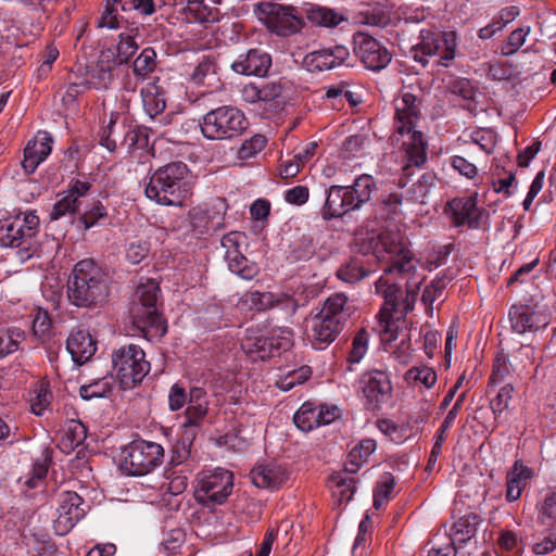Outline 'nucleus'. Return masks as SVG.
<instances>
[{
    "label": "nucleus",
    "mask_w": 556,
    "mask_h": 556,
    "mask_svg": "<svg viewBox=\"0 0 556 556\" xmlns=\"http://www.w3.org/2000/svg\"><path fill=\"white\" fill-rule=\"evenodd\" d=\"M207 412L208 402L205 390L199 387L191 388L188 406L185 412V421L181 425L184 432L190 430L197 434Z\"/></svg>",
    "instance_id": "17"
},
{
    "label": "nucleus",
    "mask_w": 556,
    "mask_h": 556,
    "mask_svg": "<svg viewBox=\"0 0 556 556\" xmlns=\"http://www.w3.org/2000/svg\"><path fill=\"white\" fill-rule=\"evenodd\" d=\"M305 15L312 24L323 27H336L346 20L342 13L320 5H309Z\"/></svg>",
    "instance_id": "32"
},
{
    "label": "nucleus",
    "mask_w": 556,
    "mask_h": 556,
    "mask_svg": "<svg viewBox=\"0 0 556 556\" xmlns=\"http://www.w3.org/2000/svg\"><path fill=\"white\" fill-rule=\"evenodd\" d=\"M343 326L337 319L327 318L320 314L312 320L309 339L316 350H324L329 343L334 341Z\"/></svg>",
    "instance_id": "21"
},
{
    "label": "nucleus",
    "mask_w": 556,
    "mask_h": 556,
    "mask_svg": "<svg viewBox=\"0 0 556 556\" xmlns=\"http://www.w3.org/2000/svg\"><path fill=\"white\" fill-rule=\"evenodd\" d=\"M438 64L447 67L450 62L456 56L457 49V36L455 31H443L439 36L438 40Z\"/></svg>",
    "instance_id": "39"
},
{
    "label": "nucleus",
    "mask_w": 556,
    "mask_h": 556,
    "mask_svg": "<svg viewBox=\"0 0 556 556\" xmlns=\"http://www.w3.org/2000/svg\"><path fill=\"white\" fill-rule=\"evenodd\" d=\"M140 94L143 109L151 118L163 113L166 108L165 92L156 83L147 84Z\"/></svg>",
    "instance_id": "28"
},
{
    "label": "nucleus",
    "mask_w": 556,
    "mask_h": 556,
    "mask_svg": "<svg viewBox=\"0 0 556 556\" xmlns=\"http://www.w3.org/2000/svg\"><path fill=\"white\" fill-rule=\"evenodd\" d=\"M377 447L376 441L372 439H364L355 445L350 452V466L346 467L349 472H356L359 466L367 462L368 457Z\"/></svg>",
    "instance_id": "42"
},
{
    "label": "nucleus",
    "mask_w": 556,
    "mask_h": 556,
    "mask_svg": "<svg viewBox=\"0 0 556 556\" xmlns=\"http://www.w3.org/2000/svg\"><path fill=\"white\" fill-rule=\"evenodd\" d=\"M393 489L394 479L390 473H387L374 492V506L376 509H380L389 502Z\"/></svg>",
    "instance_id": "57"
},
{
    "label": "nucleus",
    "mask_w": 556,
    "mask_h": 556,
    "mask_svg": "<svg viewBox=\"0 0 556 556\" xmlns=\"http://www.w3.org/2000/svg\"><path fill=\"white\" fill-rule=\"evenodd\" d=\"M87 438V428L85 425L77 420H71L67 422L62 438L59 442L60 450L70 454L76 447L80 446Z\"/></svg>",
    "instance_id": "31"
},
{
    "label": "nucleus",
    "mask_w": 556,
    "mask_h": 556,
    "mask_svg": "<svg viewBox=\"0 0 556 556\" xmlns=\"http://www.w3.org/2000/svg\"><path fill=\"white\" fill-rule=\"evenodd\" d=\"M369 334L365 329L356 332L352 340V346L348 356L350 365L359 363L368 350Z\"/></svg>",
    "instance_id": "54"
},
{
    "label": "nucleus",
    "mask_w": 556,
    "mask_h": 556,
    "mask_svg": "<svg viewBox=\"0 0 556 556\" xmlns=\"http://www.w3.org/2000/svg\"><path fill=\"white\" fill-rule=\"evenodd\" d=\"M354 51L366 68L380 71L391 61V54L386 47L371 36L357 33L354 36Z\"/></svg>",
    "instance_id": "14"
},
{
    "label": "nucleus",
    "mask_w": 556,
    "mask_h": 556,
    "mask_svg": "<svg viewBox=\"0 0 556 556\" xmlns=\"http://www.w3.org/2000/svg\"><path fill=\"white\" fill-rule=\"evenodd\" d=\"M405 381L413 387L431 389L437 382V372L428 366L420 365L409 368L404 375Z\"/></svg>",
    "instance_id": "40"
},
{
    "label": "nucleus",
    "mask_w": 556,
    "mask_h": 556,
    "mask_svg": "<svg viewBox=\"0 0 556 556\" xmlns=\"http://www.w3.org/2000/svg\"><path fill=\"white\" fill-rule=\"evenodd\" d=\"M241 348L253 359H265L271 355L273 342L265 330L248 328L241 340Z\"/></svg>",
    "instance_id": "24"
},
{
    "label": "nucleus",
    "mask_w": 556,
    "mask_h": 556,
    "mask_svg": "<svg viewBox=\"0 0 556 556\" xmlns=\"http://www.w3.org/2000/svg\"><path fill=\"white\" fill-rule=\"evenodd\" d=\"M353 313V306L349 303L344 293H334L330 295L324 304L320 315L337 319L340 325H344Z\"/></svg>",
    "instance_id": "29"
},
{
    "label": "nucleus",
    "mask_w": 556,
    "mask_h": 556,
    "mask_svg": "<svg viewBox=\"0 0 556 556\" xmlns=\"http://www.w3.org/2000/svg\"><path fill=\"white\" fill-rule=\"evenodd\" d=\"M268 7L267 26L273 33L286 37L301 30L303 21L295 8L277 3H269Z\"/></svg>",
    "instance_id": "16"
},
{
    "label": "nucleus",
    "mask_w": 556,
    "mask_h": 556,
    "mask_svg": "<svg viewBox=\"0 0 556 556\" xmlns=\"http://www.w3.org/2000/svg\"><path fill=\"white\" fill-rule=\"evenodd\" d=\"M271 66V56L261 49H250L240 54L231 64L237 74L265 76Z\"/></svg>",
    "instance_id": "18"
},
{
    "label": "nucleus",
    "mask_w": 556,
    "mask_h": 556,
    "mask_svg": "<svg viewBox=\"0 0 556 556\" xmlns=\"http://www.w3.org/2000/svg\"><path fill=\"white\" fill-rule=\"evenodd\" d=\"M112 365L124 389H131L150 371L144 351L136 344L123 345L112 353Z\"/></svg>",
    "instance_id": "9"
},
{
    "label": "nucleus",
    "mask_w": 556,
    "mask_h": 556,
    "mask_svg": "<svg viewBox=\"0 0 556 556\" xmlns=\"http://www.w3.org/2000/svg\"><path fill=\"white\" fill-rule=\"evenodd\" d=\"M540 518L548 526L556 523V491L547 495L541 504Z\"/></svg>",
    "instance_id": "63"
},
{
    "label": "nucleus",
    "mask_w": 556,
    "mask_h": 556,
    "mask_svg": "<svg viewBox=\"0 0 556 556\" xmlns=\"http://www.w3.org/2000/svg\"><path fill=\"white\" fill-rule=\"evenodd\" d=\"M201 131L210 140H231L243 134L248 121L243 112L223 105L207 112L200 123Z\"/></svg>",
    "instance_id": "7"
},
{
    "label": "nucleus",
    "mask_w": 556,
    "mask_h": 556,
    "mask_svg": "<svg viewBox=\"0 0 556 556\" xmlns=\"http://www.w3.org/2000/svg\"><path fill=\"white\" fill-rule=\"evenodd\" d=\"M243 301L256 311H264L278 304L281 301V296L271 292L252 291L244 294Z\"/></svg>",
    "instance_id": "48"
},
{
    "label": "nucleus",
    "mask_w": 556,
    "mask_h": 556,
    "mask_svg": "<svg viewBox=\"0 0 556 556\" xmlns=\"http://www.w3.org/2000/svg\"><path fill=\"white\" fill-rule=\"evenodd\" d=\"M369 275L363 262L356 257L350 258L337 269L336 276L345 283H356Z\"/></svg>",
    "instance_id": "37"
},
{
    "label": "nucleus",
    "mask_w": 556,
    "mask_h": 556,
    "mask_svg": "<svg viewBox=\"0 0 556 556\" xmlns=\"http://www.w3.org/2000/svg\"><path fill=\"white\" fill-rule=\"evenodd\" d=\"M498 546L502 556H517L518 539L510 531H503L498 538Z\"/></svg>",
    "instance_id": "64"
},
{
    "label": "nucleus",
    "mask_w": 556,
    "mask_h": 556,
    "mask_svg": "<svg viewBox=\"0 0 556 556\" xmlns=\"http://www.w3.org/2000/svg\"><path fill=\"white\" fill-rule=\"evenodd\" d=\"M39 217L34 211H27L0 219V245L15 248L22 261L30 258L36 252L34 238L38 232Z\"/></svg>",
    "instance_id": "6"
},
{
    "label": "nucleus",
    "mask_w": 556,
    "mask_h": 556,
    "mask_svg": "<svg viewBox=\"0 0 556 556\" xmlns=\"http://www.w3.org/2000/svg\"><path fill=\"white\" fill-rule=\"evenodd\" d=\"M355 244L358 252L364 255L372 254L379 262H386L389 266L386 273L396 270L400 274H408L416 269V261L407 249L404 237L396 228H386L379 232H357Z\"/></svg>",
    "instance_id": "2"
},
{
    "label": "nucleus",
    "mask_w": 556,
    "mask_h": 556,
    "mask_svg": "<svg viewBox=\"0 0 556 556\" xmlns=\"http://www.w3.org/2000/svg\"><path fill=\"white\" fill-rule=\"evenodd\" d=\"M66 349L75 363L84 364L96 353L97 345L88 331L77 329L67 338Z\"/></svg>",
    "instance_id": "25"
},
{
    "label": "nucleus",
    "mask_w": 556,
    "mask_h": 556,
    "mask_svg": "<svg viewBox=\"0 0 556 556\" xmlns=\"http://www.w3.org/2000/svg\"><path fill=\"white\" fill-rule=\"evenodd\" d=\"M316 405L304 403L294 414L293 420L295 426L302 431L308 432L318 427Z\"/></svg>",
    "instance_id": "46"
},
{
    "label": "nucleus",
    "mask_w": 556,
    "mask_h": 556,
    "mask_svg": "<svg viewBox=\"0 0 556 556\" xmlns=\"http://www.w3.org/2000/svg\"><path fill=\"white\" fill-rule=\"evenodd\" d=\"M156 52L153 48H144L132 63V72L136 76L146 78L156 68Z\"/></svg>",
    "instance_id": "44"
},
{
    "label": "nucleus",
    "mask_w": 556,
    "mask_h": 556,
    "mask_svg": "<svg viewBox=\"0 0 556 556\" xmlns=\"http://www.w3.org/2000/svg\"><path fill=\"white\" fill-rule=\"evenodd\" d=\"M375 179L370 175H361L355 179L352 186L345 187L353 197V205L355 210L359 208L364 203L370 200L372 190L375 189Z\"/></svg>",
    "instance_id": "34"
},
{
    "label": "nucleus",
    "mask_w": 556,
    "mask_h": 556,
    "mask_svg": "<svg viewBox=\"0 0 556 556\" xmlns=\"http://www.w3.org/2000/svg\"><path fill=\"white\" fill-rule=\"evenodd\" d=\"M108 210L102 204L101 201H93L90 206L80 216L79 220L84 225L85 229H89L97 225H100L101 222L106 218Z\"/></svg>",
    "instance_id": "53"
},
{
    "label": "nucleus",
    "mask_w": 556,
    "mask_h": 556,
    "mask_svg": "<svg viewBox=\"0 0 556 556\" xmlns=\"http://www.w3.org/2000/svg\"><path fill=\"white\" fill-rule=\"evenodd\" d=\"M149 252L150 245L147 241L136 240L128 243L126 258L129 263L137 265L148 256Z\"/></svg>",
    "instance_id": "62"
},
{
    "label": "nucleus",
    "mask_w": 556,
    "mask_h": 556,
    "mask_svg": "<svg viewBox=\"0 0 556 556\" xmlns=\"http://www.w3.org/2000/svg\"><path fill=\"white\" fill-rule=\"evenodd\" d=\"M192 193L187 165L172 162L154 170L144 188L146 197L160 205H181Z\"/></svg>",
    "instance_id": "4"
},
{
    "label": "nucleus",
    "mask_w": 556,
    "mask_h": 556,
    "mask_svg": "<svg viewBox=\"0 0 556 556\" xmlns=\"http://www.w3.org/2000/svg\"><path fill=\"white\" fill-rule=\"evenodd\" d=\"M110 287L106 274L92 260L75 264L67 281V299L77 307L96 308L106 303Z\"/></svg>",
    "instance_id": "3"
},
{
    "label": "nucleus",
    "mask_w": 556,
    "mask_h": 556,
    "mask_svg": "<svg viewBox=\"0 0 556 556\" xmlns=\"http://www.w3.org/2000/svg\"><path fill=\"white\" fill-rule=\"evenodd\" d=\"M376 292L383 296L384 305L382 311L389 315L397 309V299L400 289L394 283H390L384 278H380L375 283Z\"/></svg>",
    "instance_id": "43"
},
{
    "label": "nucleus",
    "mask_w": 556,
    "mask_h": 556,
    "mask_svg": "<svg viewBox=\"0 0 556 556\" xmlns=\"http://www.w3.org/2000/svg\"><path fill=\"white\" fill-rule=\"evenodd\" d=\"M343 186H331L326 190V200L321 208V217L325 220L342 217L350 211L355 210L353 197L350 195Z\"/></svg>",
    "instance_id": "19"
},
{
    "label": "nucleus",
    "mask_w": 556,
    "mask_h": 556,
    "mask_svg": "<svg viewBox=\"0 0 556 556\" xmlns=\"http://www.w3.org/2000/svg\"><path fill=\"white\" fill-rule=\"evenodd\" d=\"M138 50L135 38L128 34H121L117 45L116 60L118 64H126Z\"/></svg>",
    "instance_id": "56"
},
{
    "label": "nucleus",
    "mask_w": 556,
    "mask_h": 556,
    "mask_svg": "<svg viewBox=\"0 0 556 556\" xmlns=\"http://www.w3.org/2000/svg\"><path fill=\"white\" fill-rule=\"evenodd\" d=\"M233 488V475L223 468L203 472L198 480L194 497L207 507L223 504Z\"/></svg>",
    "instance_id": "10"
},
{
    "label": "nucleus",
    "mask_w": 556,
    "mask_h": 556,
    "mask_svg": "<svg viewBox=\"0 0 556 556\" xmlns=\"http://www.w3.org/2000/svg\"><path fill=\"white\" fill-rule=\"evenodd\" d=\"M361 389L367 409L377 412L391 401L393 387L384 370L372 369L363 374Z\"/></svg>",
    "instance_id": "11"
},
{
    "label": "nucleus",
    "mask_w": 556,
    "mask_h": 556,
    "mask_svg": "<svg viewBox=\"0 0 556 556\" xmlns=\"http://www.w3.org/2000/svg\"><path fill=\"white\" fill-rule=\"evenodd\" d=\"M315 253V247L313 239L309 236H302L298 242H295L290 252L292 260L294 261H306L311 258Z\"/></svg>",
    "instance_id": "59"
},
{
    "label": "nucleus",
    "mask_w": 556,
    "mask_h": 556,
    "mask_svg": "<svg viewBox=\"0 0 556 556\" xmlns=\"http://www.w3.org/2000/svg\"><path fill=\"white\" fill-rule=\"evenodd\" d=\"M109 56L106 55V58ZM104 58L103 53L97 65L89 72V84L97 89L106 88L112 80L111 65L109 60L104 61Z\"/></svg>",
    "instance_id": "47"
},
{
    "label": "nucleus",
    "mask_w": 556,
    "mask_h": 556,
    "mask_svg": "<svg viewBox=\"0 0 556 556\" xmlns=\"http://www.w3.org/2000/svg\"><path fill=\"white\" fill-rule=\"evenodd\" d=\"M311 376L309 367H301L298 370L288 372L285 377H281L277 382V387L283 391H289L296 384L305 382Z\"/></svg>",
    "instance_id": "58"
},
{
    "label": "nucleus",
    "mask_w": 556,
    "mask_h": 556,
    "mask_svg": "<svg viewBox=\"0 0 556 556\" xmlns=\"http://www.w3.org/2000/svg\"><path fill=\"white\" fill-rule=\"evenodd\" d=\"M52 137L43 131L38 132L33 141L24 149L23 168L27 173H34L37 166L47 159L52 150Z\"/></svg>",
    "instance_id": "22"
},
{
    "label": "nucleus",
    "mask_w": 556,
    "mask_h": 556,
    "mask_svg": "<svg viewBox=\"0 0 556 556\" xmlns=\"http://www.w3.org/2000/svg\"><path fill=\"white\" fill-rule=\"evenodd\" d=\"M257 101L265 105H269L275 111L279 110L283 104L282 93L283 87L277 81H262L257 87Z\"/></svg>",
    "instance_id": "36"
},
{
    "label": "nucleus",
    "mask_w": 556,
    "mask_h": 556,
    "mask_svg": "<svg viewBox=\"0 0 556 556\" xmlns=\"http://www.w3.org/2000/svg\"><path fill=\"white\" fill-rule=\"evenodd\" d=\"M549 323V314L545 305L536 301L533 307H527L523 311V333L529 331H539L544 329Z\"/></svg>",
    "instance_id": "35"
},
{
    "label": "nucleus",
    "mask_w": 556,
    "mask_h": 556,
    "mask_svg": "<svg viewBox=\"0 0 556 556\" xmlns=\"http://www.w3.org/2000/svg\"><path fill=\"white\" fill-rule=\"evenodd\" d=\"M266 146V138L262 135H255L251 139L242 142L238 156L241 160H247L261 152Z\"/></svg>",
    "instance_id": "61"
},
{
    "label": "nucleus",
    "mask_w": 556,
    "mask_h": 556,
    "mask_svg": "<svg viewBox=\"0 0 556 556\" xmlns=\"http://www.w3.org/2000/svg\"><path fill=\"white\" fill-rule=\"evenodd\" d=\"M441 33L431 29H421L419 42L410 49L413 59L426 66L428 56H434L438 53V40Z\"/></svg>",
    "instance_id": "30"
},
{
    "label": "nucleus",
    "mask_w": 556,
    "mask_h": 556,
    "mask_svg": "<svg viewBox=\"0 0 556 556\" xmlns=\"http://www.w3.org/2000/svg\"><path fill=\"white\" fill-rule=\"evenodd\" d=\"M88 505L76 492L63 491L58 495L54 531L58 535L67 534L86 515Z\"/></svg>",
    "instance_id": "12"
},
{
    "label": "nucleus",
    "mask_w": 556,
    "mask_h": 556,
    "mask_svg": "<svg viewBox=\"0 0 556 556\" xmlns=\"http://www.w3.org/2000/svg\"><path fill=\"white\" fill-rule=\"evenodd\" d=\"M447 205L456 226L467 225L470 228L480 226L481 211L477 206L476 197L456 198L451 200Z\"/></svg>",
    "instance_id": "20"
},
{
    "label": "nucleus",
    "mask_w": 556,
    "mask_h": 556,
    "mask_svg": "<svg viewBox=\"0 0 556 556\" xmlns=\"http://www.w3.org/2000/svg\"><path fill=\"white\" fill-rule=\"evenodd\" d=\"M118 4L122 5V10H128L127 1L125 0H106L105 9L100 18L98 20V27H105L109 29H116L119 27L117 14Z\"/></svg>",
    "instance_id": "50"
},
{
    "label": "nucleus",
    "mask_w": 556,
    "mask_h": 556,
    "mask_svg": "<svg viewBox=\"0 0 556 556\" xmlns=\"http://www.w3.org/2000/svg\"><path fill=\"white\" fill-rule=\"evenodd\" d=\"M480 518L470 513L460 517L453 526V541L464 543L470 540L477 532Z\"/></svg>",
    "instance_id": "41"
},
{
    "label": "nucleus",
    "mask_w": 556,
    "mask_h": 556,
    "mask_svg": "<svg viewBox=\"0 0 556 556\" xmlns=\"http://www.w3.org/2000/svg\"><path fill=\"white\" fill-rule=\"evenodd\" d=\"M24 338L25 332L20 328H9L0 332V359L17 351Z\"/></svg>",
    "instance_id": "49"
},
{
    "label": "nucleus",
    "mask_w": 556,
    "mask_h": 556,
    "mask_svg": "<svg viewBox=\"0 0 556 556\" xmlns=\"http://www.w3.org/2000/svg\"><path fill=\"white\" fill-rule=\"evenodd\" d=\"M519 14L517 7L505 8L500 13V20L493 22L479 30L481 39L491 38L496 31L501 30L505 25L513 22Z\"/></svg>",
    "instance_id": "51"
},
{
    "label": "nucleus",
    "mask_w": 556,
    "mask_h": 556,
    "mask_svg": "<svg viewBox=\"0 0 556 556\" xmlns=\"http://www.w3.org/2000/svg\"><path fill=\"white\" fill-rule=\"evenodd\" d=\"M195 437V432L190 430L182 432L180 439L173 446L169 464L172 467L184 466L185 468L180 472H191L193 470L194 466L190 462H192L191 448Z\"/></svg>",
    "instance_id": "27"
},
{
    "label": "nucleus",
    "mask_w": 556,
    "mask_h": 556,
    "mask_svg": "<svg viewBox=\"0 0 556 556\" xmlns=\"http://www.w3.org/2000/svg\"><path fill=\"white\" fill-rule=\"evenodd\" d=\"M160 288L154 280L140 283L136 290L137 302L130 307L134 326L144 337H162L166 333L165 321L157 309Z\"/></svg>",
    "instance_id": "5"
},
{
    "label": "nucleus",
    "mask_w": 556,
    "mask_h": 556,
    "mask_svg": "<svg viewBox=\"0 0 556 556\" xmlns=\"http://www.w3.org/2000/svg\"><path fill=\"white\" fill-rule=\"evenodd\" d=\"M163 459L164 448L161 444L134 440L121 453V468L129 476H146L160 467Z\"/></svg>",
    "instance_id": "8"
},
{
    "label": "nucleus",
    "mask_w": 556,
    "mask_h": 556,
    "mask_svg": "<svg viewBox=\"0 0 556 556\" xmlns=\"http://www.w3.org/2000/svg\"><path fill=\"white\" fill-rule=\"evenodd\" d=\"M52 399L51 391L49 389V384L47 382H38L31 392L30 397V408L31 412L37 415L41 416L45 410L49 407L50 402Z\"/></svg>",
    "instance_id": "45"
},
{
    "label": "nucleus",
    "mask_w": 556,
    "mask_h": 556,
    "mask_svg": "<svg viewBox=\"0 0 556 556\" xmlns=\"http://www.w3.org/2000/svg\"><path fill=\"white\" fill-rule=\"evenodd\" d=\"M466 399V392H462L453 407L448 410L447 415L445 416L443 422L441 424L437 434H435V441H434V444L432 446V450L430 452V456H429V460H428V465H427V469L428 470H431L432 467L434 466L437 459H438V456L440 455L441 453V448H442V444L443 442L445 441L446 439V433H447V430L452 427V425L454 424L456 417H457V414L459 413L462 406H463V403Z\"/></svg>",
    "instance_id": "26"
},
{
    "label": "nucleus",
    "mask_w": 556,
    "mask_h": 556,
    "mask_svg": "<svg viewBox=\"0 0 556 556\" xmlns=\"http://www.w3.org/2000/svg\"><path fill=\"white\" fill-rule=\"evenodd\" d=\"M73 195H68L67 193L60 199L52 207L50 212V218L53 220H58L65 215L74 214L78 208V203L75 201Z\"/></svg>",
    "instance_id": "60"
},
{
    "label": "nucleus",
    "mask_w": 556,
    "mask_h": 556,
    "mask_svg": "<svg viewBox=\"0 0 556 556\" xmlns=\"http://www.w3.org/2000/svg\"><path fill=\"white\" fill-rule=\"evenodd\" d=\"M470 138L475 144L488 154L493 152L497 142L496 132L490 128L477 129L471 132Z\"/></svg>",
    "instance_id": "55"
},
{
    "label": "nucleus",
    "mask_w": 556,
    "mask_h": 556,
    "mask_svg": "<svg viewBox=\"0 0 556 556\" xmlns=\"http://www.w3.org/2000/svg\"><path fill=\"white\" fill-rule=\"evenodd\" d=\"M244 239V233L231 231L223 237L222 247L225 249V260L229 269L239 277L251 280L257 275L258 267L242 254L240 247Z\"/></svg>",
    "instance_id": "13"
},
{
    "label": "nucleus",
    "mask_w": 556,
    "mask_h": 556,
    "mask_svg": "<svg viewBox=\"0 0 556 556\" xmlns=\"http://www.w3.org/2000/svg\"><path fill=\"white\" fill-rule=\"evenodd\" d=\"M521 460L517 459L506 477V498L517 501L521 496Z\"/></svg>",
    "instance_id": "52"
},
{
    "label": "nucleus",
    "mask_w": 556,
    "mask_h": 556,
    "mask_svg": "<svg viewBox=\"0 0 556 556\" xmlns=\"http://www.w3.org/2000/svg\"><path fill=\"white\" fill-rule=\"evenodd\" d=\"M252 483L261 489H278L287 479L286 469L277 463L254 467L250 472Z\"/></svg>",
    "instance_id": "23"
},
{
    "label": "nucleus",
    "mask_w": 556,
    "mask_h": 556,
    "mask_svg": "<svg viewBox=\"0 0 556 556\" xmlns=\"http://www.w3.org/2000/svg\"><path fill=\"white\" fill-rule=\"evenodd\" d=\"M395 121L392 142L402 151L403 175L409 176L413 167L421 166L427 160L422 132L416 129L419 106L415 94L406 91L394 101Z\"/></svg>",
    "instance_id": "1"
},
{
    "label": "nucleus",
    "mask_w": 556,
    "mask_h": 556,
    "mask_svg": "<svg viewBox=\"0 0 556 556\" xmlns=\"http://www.w3.org/2000/svg\"><path fill=\"white\" fill-rule=\"evenodd\" d=\"M491 186L494 192L509 198L518 191L516 174L511 169L500 168L496 166L491 176Z\"/></svg>",
    "instance_id": "33"
},
{
    "label": "nucleus",
    "mask_w": 556,
    "mask_h": 556,
    "mask_svg": "<svg viewBox=\"0 0 556 556\" xmlns=\"http://www.w3.org/2000/svg\"><path fill=\"white\" fill-rule=\"evenodd\" d=\"M349 58V49L336 45L307 53L303 59V65L308 72H323L344 64Z\"/></svg>",
    "instance_id": "15"
},
{
    "label": "nucleus",
    "mask_w": 556,
    "mask_h": 556,
    "mask_svg": "<svg viewBox=\"0 0 556 556\" xmlns=\"http://www.w3.org/2000/svg\"><path fill=\"white\" fill-rule=\"evenodd\" d=\"M190 80L195 85L205 86H213L218 81L214 59L211 56H204L190 74Z\"/></svg>",
    "instance_id": "38"
}]
</instances>
